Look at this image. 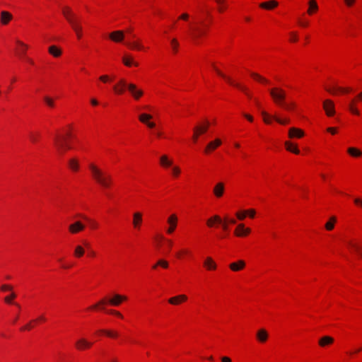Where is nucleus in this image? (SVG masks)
<instances>
[{
    "label": "nucleus",
    "instance_id": "nucleus-55",
    "mask_svg": "<svg viewBox=\"0 0 362 362\" xmlns=\"http://www.w3.org/2000/svg\"><path fill=\"white\" fill-rule=\"evenodd\" d=\"M216 2L219 5V11H222L223 9V6L225 4V0H216Z\"/></svg>",
    "mask_w": 362,
    "mask_h": 362
},
{
    "label": "nucleus",
    "instance_id": "nucleus-4",
    "mask_svg": "<svg viewBox=\"0 0 362 362\" xmlns=\"http://www.w3.org/2000/svg\"><path fill=\"white\" fill-rule=\"evenodd\" d=\"M119 83L123 87H127V89L136 100H139L144 95L143 90L138 88L134 83H127L124 79H120Z\"/></svg>",
    "mask_w": 362,
    "mask_h": 362
},
{
    "label": "nucleus",
    "instance_id": "nucleus-24",
    "mask_svg": "<svg viewBox=\"0 0 362 362\" xmlns=\"http://www.w3.org/2000/svg\"><path fill=\"white\" fill-rule=\"evenodd\" d=\"M142 222V214L140 212H136L133 215V225L134 228H139Z\"/></svg>",
    "mask_w": 362,
    "mask_h": 362
},
{
    "label": "nucleus",
    "instance_id": "nucleus-1",
    "mask_svg": "<svg viewBox=\"0 0 362 362\" xmlns=\"http://www.w3.org/2000/svg\"><path fill=\"white\" fill-rule=\"evenodd\" d=\"M90 170L93 178L98 183L100 186L105 188L109 187L112 184V177L110 175L103 171L95 165L90 163L89 165Z\"/></svg>",
    "mask_w": 362,
    "mask_h": 362
},
{
    "label": "nucleus",
    "instance_id": "nucleus-18",
    "mask_svg": "<svg viewBox=\"0 0 362 362\" xmlns=\"http://www.w3.org/2000/svg\"><path fill=\"white\" fill-rule=\"evenodd\" d=\"M187 297L185 295H179L168 299L169 303L172 305H178L182 301H185Z\"/></svg>",
    "mask_w": 362,
    "mask_h": 362
},
{
    "label": "nucleus",
    "instance_id": "nucleus-22",
    "mask_svg": "<svg viewBox=\"0 0 362 362\" xmlns=\"http://www.w3.org/2000/svg\"><path fill=\"white\" fill-rule=\"evenodd\" d=\"M12 19V15L8 11L1 12V23L3 25H6Z\"/></svg>",
    "mask_w": 362,
    "mask_h": 362
},
{
    "label": "nucleus",
    "instance_id": "nucleus-49",
    "mask_svg": "<svg viewBox=\"0 0 362 362\" xmlns=\"http://www.w3.org/2000/svg\"><path fill=\"white\" fill-rule=\"evenodd\" d=\"M38 138H39V134L38 133L31 132L30 134V139L32 142H33V143L37 142V140H38Z\"/></svg>",
    "mask_w": 362,
    "mask_h": 362
},
{
    "label": "nucleus",
    "instance_id": "nucleus-32",
    "mask_svg": "<svg viewBox=\"0 0 362 362\" xmlns=\"http://www.w3.org/2000/svg\"><path fill=\"white\" fill-rule=\"evenodd\" d=\"M85 254V249L81 245H76L74 249V255L76 257H81Z\"/></svg>",
    "mask_w": 362,
    "mask_h": 362
},
{
    "label": "nucleus",
    "instance_id": "nucleus-52",
    "mask_svg": "<svg viewBox=\"0 0 362 362\" xmlns=\"http://www.w3.org/2000/svg\"><path fill=\"white\" fill-rule=\"evenodd\" d=\"M158 264H159V266L166 269L168 267V262L166 261V260H164V259H160L158 261Z\"/></svg>",
    "mask_w": 362,
    "mask_h": 362
},
{
    "label": "nucleus",
    "instance_id": "nucleus-51",
    "mask_svg": "<svg viewBox=\"0 0 362 362\" xmlns=\"http://www.w3.org/2000/svg\"><path fill=\"white\" fill-rule=\"evenodd\" d=\"M101 332H104L110 337H117L118 335L117 332H114L110 330H102Z\"/></svg>",
    "mask_w": 362,
    "mask_h": 362
},
{
    "label": "nucleus",
    "instance_id": "nucleus-3",
    "mask_svg": "<svg viewBox=\"0 0 362 362\" xmlns=\"http://www.w3.org/2000/svg\"><path fill=\"white\" fill-rule=\"evenodd\" d=\"M69 136L70 134H67L66 136L57 135L54 138V146L59 155H63L67 150L71 149V147L68 141Z\"/></svg>",
    "mask_w": 362,
    "mask_h": 362
},
{
    "label": "nucleus",
    "instance_id": "nucleus-12",
    "mask_svg": "<svg viewBox=\"0 0 362 362\" xmlns=\"http://www.w3.org/2000/svg\"><path fill=\"white\" fill-rule=\"evenodd\" d=\"M110 38L116 42H122L124 38V33L122 30H117L110 34Z\"/></svg>",
    "mask_w": 362,
    "mask_h": 362
},
{
    "label": "nucleus",
    "instance_id": "nucleus-35",
    "mask_svg": "<svg viewBox=\"0 0 362 362\" xmlns=\"http://www.w3.org/2000/svg\"><path fill=\"white\" fill-rule=\"evenodd\" d=\"M347 151L351 156L354 157H359L362 156V152L360 150L354 147L349 148Z\"/></svg>",
    "mask_w": 362,
    "mask_h": 362
},
{
    "label": "nucleus",
    "instance_id": "nucleus-2",
    "mask_svg": "<svg viewBox=\"0 0 362 362\" xmlns=\"http://www.w3.org/2000/svg\"><path fill=\"white\" fill-rule=\"evenodd\" d=\"M269 93L276 105L280 107L283 105H286V92L284 89L276 86L270 88Z\"/></svg>",
    "mask_w": 362,
    "mask_h": 362
},
{
    "label": "nucleus",
    "instance_id": "nucleus-11",
    "mask_svg": "<svg viewBox=\"0 0 362 362\" xmlns=\"http://www.w3.org/2000/svg\"><path fill=\"white\" fill-rule=\"evenodd\" d=\"M323 108L326 112V115L331 117L334 115V104L331 100H325L323 102Z\"/></svg>",
    "mask_w": 362,
    "mask_h": 362
},
{
    "label": "nucleus",
    "instance_id": "nucleus-42",
    "mask_svg": "<svg viewBox=\"0 0 362 362\" xmlns=\"http://www.w3.org/2000/svg\"><path fill=\"white\" fill-rule=\"evenodd\" d=\"M16 42L21 47V48H20L21 54L24 55L26 52V50L28 49V45L20 40H17Z\"/></svg>",
    "mask_w": 362,
    "mask_h": 362
},
{
    "label": "nucleus",
    "instance_id": "nucleus-36",
    "mask_svg": "<svg viewBox=\"0 0 362 362\" xmlns=\"http://www.w3.org/2000/svg\"><path fill=\"white\" fill-rule=\"evenodd\" d=\"M251 76H252L254 79H255V80H257V81H259V82H261V83H267V84L269 83V80H268V79H267L266 78L262 77V76H260V75H259V74H256V73H252V74H251Z\"/></svg>",
    "mask_w": 362,
    "mask_h": 362
},
{
    "label": "nucleus",
    "instance_id": "nucleus-7",
    "mask_svg": "<svg viewBox=\"0 0 362 362\" xmlns=\"http://www.w3.org/2000/svg\"><path fill=\"white\" fill-rule=\"evenodd\" d=\"M216 71L217 72V74L221 76L222 78H223L224 79H226L230 84L240 88L241 90H243V92L245 93V94L249 97V98H251V95L247 92V90L246 88V87L245 86H241L240 84L239 83H234L232 79L230 78V77H228L226 76L225 74H223L222 72H221L218 69L216 68H214Z\"/></svg>",
    "mask_w": 362,
    "mask_h": 362
},
{
    "label": "nucleus",
    "instance_id": "nucleus-29",
    "mask_svg": "<svg viewBox=\"0 0 362 362\" xmlns=\"http://www.w3.org/2000/svg\"><path fill=\"white\" fill-rule=\"evenodd\" d=\"M277 5H278L277 1H276L274 0H272V1H269L267 2H263V3L260 4L259 6L261 8H265V9H272V8L277 6Z\"/></svg>",
    "mask_w": 362,
    "mask_h": 362
},
{
    "label": "nucleus",
    "instance_id": "nucleus-13",
    "mask_svg": "<svg viewBox=\"0 0 362 362\" xmlns=\"http://www.w3.org/2000/svg\"><path fill=\"white\" fill-rule=\"evenodd\" d=\"M304 136V132L303 130L296 128V127H291L288 130V136L291 139L293 138H301Z\"/></svg>",
    "mask_w": 362,
    "mask_h": 362
},
{
    "label": "nucleus",
    "instance_id": "nucleus-5",
    "mask_svg": "<svg viewBox=\"0 0 362 362\" xmlns=\"http://www.w3.org/2000/svg\"><path fill=\"white\" fill-rule=\"evenodd\" d=\"M127 299V297L124 296H121L119 294H115L112 298H110L109 300L106 298H103L101 300H100L97 304L91 306L90 308L91 309H95L99 305H103L106 304L107 303H109L110 305L114 306H118L122 300H125Z\"/></svg>",
    "mask_w": 362,
    "mask_h": 362
},
{
    "label": "nucleus",
    "instance_id": "nucleus-48",
    "mask_svg": "<svg viewBox=\"0 0 362 362\" xmlns=\"http://www.w3.org/2000/svg\"><path fill=\"white\" fill-rule=\"evenodd\" d=\"M274 119L278 123H279L280 124H286L289 122V119H281L278 117H274Z\"/></svg>",
    "mask_w": 362,
    "mask_h": 362
},
{
    "label": "nucleus",
    "instance_id": "nucleus-53",
    "mask_svg": "<svg viewBox=\"0 0 362 362\" xmlns=\"http://www.w3.org/2000/svg\"><path fill=\"white\" fill-rule=\"evenodd\" d=\"M16 294L14 293H12L10 296L5 297V301L7 303H11V300L16 298Z\"/></svg>",
    "mask_w": 362,
    "mask_h": 362
},
{
    "label": "nucleus",
    "instance_id": "nucleus-9",
    "mask_svg": "<svg viewBox=\"0 0 362 362\" xmlns=\"http://www.w3.org/2000/svg\"><path fill=\"white\" fill-rule=\"evenodd\" d=\"M85 229V225L80 221H76L69 226V231L71 234H76Z\"/></svg>",
    "mask_w": 362,
    "mask_h": 362
},
{
    "label": "nucleus",
    "instance_id": "nucleus-57",
    "mask_svg": "<svg viewBox=\"0 0 362 362\" xmlns=\"http://www.w3.org/2000/svg\"><path fill=\"white\" fill-rule=\"evenodd\" d=\"M1 289L4 291H8V290L11 291V290H12V287L9 285L5 284V285L1 286Z\"/></svg>",
    "mask_w": 362,
    "mask_h": 362
},
{
    "label": "nucleus",
    "instance_id": "nucleus-56",
    "mask_svg": "<svg viewBox=\"0 0 362 362\" xmlns=\"http://www.w3.org/2000/svg\"><path fill=\"white\" fill-rule=\"evenodd\" d=\"M99 78L101 81L104 83H106L109 81V76L107 75H103Z\"/></svg>",
    "mask_w": 362,
    "mask_h": 362
},
{
    "label": "nucleus",
    "instance_id": "nucleus-20",
    "mask_svg": "<svg viewBox=\"0 0 362 362\" xmlns=\"http://www.w3.org/2000/svg\"><path fill=\"white\" fill-rule=\"evenodd\" d=\"M224 185L222 182L217 183L214 188V194L216 197H221L223 194Z\"/></svg>",
    "mask_w": 362,
    "mask_h": 362
},
{
    "label": "nucleus",
    "instance_id": "nucleus-28",
    "mask_svg": "<svg viewBox=\"0 0 362 362\" xmlns=\"http://www.w3.org/2000/svg\"><path fill=\"white\" fill-rule=\"evenodd\" d=\"M285 146L287 151H289L295 154L300 153V151L297 146L290 141H286Z\"/></svg>",
    "mask_w": 362,
    "mask_h": 362
},
{
    "label": "nucleus",
    "instance_id": "nucleus-31",
    "mask_svg": "<svg viewBox=\"0 0 362 362\" xmlns=\"http://www.w3.org/2000/svg\"><path fill=\"white\" fill-rule=\"evenodd\" d=\"M69 166L73 171H77L79 168L78 160L75 158H71L68 162Z\"/></svg>",
    "mask_w": 362,
    "mask_h": 362
},
{
    "label": "nucleus",
    "instance_id": "nucleus-59",
    "mask_svg": "<svg viewBox=\"0 0 362 362\" xmlns=\"http://www.w3.org/2000/svg\"><path fill=\"white\" fill-rule=\"evenodd\" d=\"M227 218H225V221L221 223L222 225V228L224 230H227L228 229V224H227Z\"/></svg>",
    "mask_w": 362,
    "mask_h": 362
},
{
    "label": "nucleus",
    "instance_id": "nucleus-50",
    "mask_svg": "<svg viewBox=\"0 0 362 362\" xmlns=\"http://www.w3.org/2000/svg\"><path fill=\"white\" fill-rule=\"evenodd\" d=\"M247 211H239L236 213V216L239 220H243L246 217Z\"/></svg>",
    "mask_w": 362,
    "mask_h": 362
},
{
    "label": "nucleus",
    "instance_id": "nucleus-8",
    "mask_svg": "<svg viewBox=\"0 0 362 362\" xmlns=\"http://www.w3.org/2000/svg\"><path fill=\"white\" fill-rule=\"evenodd\" d=\"M93 345V342L88 341L86 338H80L76 340L75 346L79 351H83L89 349Z\"/></svg>",
    "mask_w": 362,
    "mask_h": 362
},
{
    "label": "nucleus",
    "instance_id": "nucleus-25",
    "mask_svg": "<svg viewBox=\"0 0 362 362\" xmlns=\"http://www.w3.org/2000/svg\"><path fill=\"white\" fill-rule=\"evenodd\" d=\"M48 52L50 54H52L54 57H59L62 55V50L58 47L55 45H52L49 47Z\"/></svg>",
    "mask_w": 362,
    "mask_h": 362
},
{
    "label": "nucleus",
    "instance_id": "nucleus-58",
    "mask_svg": "<svg viewBox=\"0 0 362 362\" xmlns=\"http://www.w3.org/2000/svg\"><path fill=\"white\" fill-rule=\"evenodd\" d=\"M347 6H351L356 2V0H344Z\"/></svg>",
    "mask_w": 362,
    "mask_h": 362
},
{
    "label": "nucleus",
    "instance_id": "nucleus-45",
    "mask_svg": "<svg viewBox=\"0 0 362 362\" xmlns=\"http://www.w3.org/2000/svg\"><path fill=\"white\" fill-rule=\"evenodd\" d=\"M348 244L351 247H352L356 252H357L362 257V252H361V248L357 244L351 243V242L348 243Z\"/></svg>",
    "mask_w": 362,
    "mask_h": 362
},
{
    "label": "nucleus",
    "instance_id": "nucleus-23",
    "mask_svg": "<svg viewBox=\"0 0 362 362\" xmlns=\"http://www.w3.org/2000/svg\"><path fill=\"white\" fill-rule=\"evenodd\" d=\"M160 163L163 167L168 168L172 166L173 160L167 155H163L160 157Z\"/></svg>",
    "mask_w": 362,
    "mask_h": 362
},
{
    "label": "nucleus",
    "instance_id": "nucleus-44",
    "mask_svg": "<svg viewBox=\"0 0 362 362\" xmlns=\"http://www.w3.org/2000/svg\"><path fill=\"white\" fill-rule=\"evenodd\" d=\"M43 99H44L45 103H46L49 107H54V100H53L52 98H50V97H49V96H47V95H46V96H45V97H44V98H43Z\"/></svg>",
    "mask_w": 362,
    "mask_h": 362
},
{
    "label": "nucleus",
    "instance_id": "nucleus-37",
    "mask_svg": "<svg viewBox=\"0 0 362 362\" xmlns=\"http://www.w3.org/2000/svg\"><path fill=\"white\" fill-rule=\"evenodd\" d=\"M122 62L127 66H131L132 65L137 66L139 65L137 62H134L132 59L129 57H124L122 58Z\"/></svg>",
    "mask_w": 362,
    "mask_h": 362
},
{
    "label": "nucleus",
    "instance_id": "nucleus-33",
    "mask_svg": "<svg viewBox=\"0 0 362 362\" xmlns=\"http://www.w3.org/2000/svg\"><path fill=\"white\" fill-rule=\"evenodd\" d=\"M348 108L349 111L356 115H358L360 114L359 110L357 109L356 106V100L353 99L351 103H349Z\"/></svg>",
    "mask_w": 362,
    "mask_h": 362
},
{
    "label": "nucleus",
    "instance_id": "nucleus-26",
    "mask_svg": "<svg viewBox=\"0 0 362 362\" xmlns=\"http://www.w3.org/2000/svg\"><path fill=\"white\" fill-rule=\"evenodd\" d=\"M309 8L308 9V13L312 15L313 13L318 10V5L315 0H310L308 1Z\"/></svg>",
    "mask_w": 362,
    "mask_h": 362
},
{
    "label": "nucleus",
    "instance_id": "nucleus-16",
    "mask_svg": "<svg viewBox=\"0 0 362 362\" xmlns=\"http://www.w3.org/2000/svg\"><path fill=\"white\" fill-rule=\"evenodd\" d=\"M245 267V262L243 260H238L229 265L230 269L233 272H238Z\"/></svg>",
    "mask_w": 362,
    "mask_h": 362
},
{
    "label": "nucleus",
    "instance_id": "nucleus-34",
    "mask_svg": "<svg viewBox=\"0 0 362 362\" xmlns=\"http://www.w3.org/2000/svg\"><path fill=\"white\" fill-rule=\"evenodd\" d=\"M69 24L71 25V26L72 27L74 30L76 32L78 37L80 38L81 37V30H82V28L80 25V24H76L73 21H71V23H69Z\"/></svg>",
    "mask_w": 362,
    "mask_h": 362
},
{
    "label": "nucleus",
    "instance_id": "nucleus-47",
    "mask_svg": "<svg viewBox=\"0 0 362 362\" xmlns=\"http://www.w3.org/2000/svg\"><path fill=\"white\" fill-rule=\"evenodd\" d=\"M170 43H171V46H172L173 50L175 52H177V47L179 46V43H178L177 39H175V38L172 39Z\"/></svg>",
    "mask_w": 362,
    "mask_h": 362
},
{
    "label": "nucleus",
    "instance_id": "nucleus-63",
    "mask_svg": "<svg viewBox=\"0 0 362 362\" xmlns=\"http://www.w3.org/2000/svg\"><path fill=\"white\" fill-rule=\"evenodd\" d=\"M291 41L296 42L297 40V35L294 33H291Z\"/></svg>",
    "mask_w": 362,
    "mask_h": 362
},
{
    "label": "nucleus",
    "instance_id": "nucleus-41",
    "mask_svg": "<svg viewBox=\"0 0 362 362\" xmlns=\"http://www.w3.org/2000/svg\"><path fill=\"white\" fill-rule=\"evenodd\" d=\"M152 118V116L151 115H148V114H146V113H143L141 115H139V120L142 122V123H144V124H146L149 119H151Z\"/></svg>",
    "mask_w": 362,
    "mask_h": 362
},
{
    "label": "nucleus",
    "instance_id": "nucleus-15",
    "mask_svg": "<svg viewBox=\"0 0 362 362\" xmlns=\"http://www.w3.org/2000/svg\"><path fill=\"white\" fill-rule=\"evenodd\" d=\"M256 337L259 342L264 343L269 337V334L266 329H260L257 332Z\"/></svg>",
    "mask_w": 362,
    "mask_h": 362
},
{
    "label": "nucleus",
    "instance_id": "nucleus-61",
    "mask_svg": "<svg viewBox=\"0 0 362 362\" xmlns=\"http://www.w3.org/2000/svg\"><path fill=\"white\" fill-rule=\"evenodd\" d=\"M327 131L332 134H335L337 133V129L334 127H329L327 129Z\"/></svg>",
    "mask_w": 362,
    "mask_h": 362
},
{
    "label": "nucleus",
    "instance_id": "nucleus-14",
    "mask_svg": "<svg viewBox=\"0 0 362 362\" xmlns=\"http://www.w3.org/2000/svg\"><path fill=\"white\" fill-rule=\"evenodd\" d=\"M250 229L249 228H245V226L242 223L239 224L235 230V234L237 236H243L249 234Z\"/></svg>",
    "mask_w": 362,
    "mask_h": 362
},
{
    "label": "nucleus",
    "instance_id": "nucleus-30",
    "mask_svg": "<svg viewBox=\"0 0 362 362\" xmlns=\"http://www.w3.org/2000/svg\"><path fill=\"white\" fill-rule=\"evenodd\" d=\"M62 13H63L64 16L66 18V19L67 20V21L69 22V23H71V21H72L71 19V17L73 16L74 15H75L71 11V8L67 6L63 8Z\"/></svg>",
    "mask_w": 362,
    "mask_h": 362
},
{
    "label": "nucleus",
    "instance_id": "nucleus-46",
    "mask_svg": "<svg viewBox=\"0 0 362 362\" xmlns=\"http://www.w3.org/2000/svg\"><path fill=\"white\" fill-rule=\"evenodd\" d=\"M281 107L286 110H291L296 107V104L293 102H291L290 103H287L286 102V105H283Z\"/></svg>",
    "mask_w": 362,
    "mask_h": 362
},
{
    "label": "nucleus",
    "instance_id": "nucleus-21",
    "mask_svg": "<svg viewBox=\"0 0 362 362\" xmlns=\"http://www.w3.org/2000/svg\"><path fill=\"white\" fill-rule=\"evenodd\" d=\"M204 265L208 270H215L216 269V264L211 257L206 258Z\"/></svg>",
    "mask_w": 362,
    "mask_h": 362
},
{
    "label": "nucleus",
    "instance_id": "nucleus-40",
    "mask_svg": "<svg viewBox=\"0 0 362 362\" xmlns=\"http://www.w3.org/2000/svg\"><path fill=\"white\" fill-rule=\"evenodd\" d=\"M262 115L263 117V120L266 124H271L272 119H274V116L269 115L267 112L262 111Z\"/></svg>",
    "mask_w": 362,
    "mask_h": 362
},
{
    "label": "nucleus",
    "instance_id": "nucleus-43",
    "mask_svg": "<svg viewBox=\"0 0 362 362\" xmlns=\"http://www.w3.org/2000/svg\"><path fill=\"white\" fill-rule=\"evenodd\" d=\"M125 88H127V87L122 86L119 85V82L113 86V90L117 94H122L124 92Z\"/></svg>",
    "mask_w": 362,
    "mask_h": 362
},
{
    "label": "nucleus",
    "instance_id": "nucleus-39",
    "mask_svg": "<svg viewBox=\"0 0 362 362\" xmlns=\"http://www.w3.org/2000/svg\"><path fill=\"white\" fill-rule=\"evenodd\" d=\"M126 45L131 49H143V46L139 42H127Z\"/></svg>",
    "mask_w": 362,
    "mask_h": 362
},
{
    "label": "nucleus",
    "instance_id": "nucleus-6",
    "mask_svg": "<svg viewBox=\"0 0 362 362\" xmlns=\"http://www.w3.org/2000/svg\"><path fill=\"white\" fill-rule=\"evenodd\" d=\"M210 125V123L208 122V121H205V122L204 124H199L197 126H196L194 128V134H193V140L194 141H197V140L198 139L199 136L202 134H204L205 133L209 127Z\"/></svg>",
    "mask_w": 362,
    "mask_h": 362
},
{
    "label": "nucleus",
    "instance_id": "nucleus-10",
    "mask_svg": "<svg viewBox=\"0 0 362 362\" xmlns=\"http://www.w3.org/2000/svg\"><path fill=\"white\" fill-rule=\"evenodd\" d=\"M168 223L169 224V227L167 229V233L169 234L173 233L176 227L177 223V217L175 214L170 215L167 220Z\"/></svg>",
    "mask_w": 362,
    "mask_h": 362
},
{
    "label": "nucleus",
    "instance_id": "nucleus-38",
    "mask_svg": "<svg viewBox=\"0 0 362 362\" xmlns=\"http://www.w3.org/2000/svg\"><path fill=\"white\" fill-rule=\"evenodd\" d=\"M336 221H337V219L334 216L330 218L329 221L328 222H327L325 224V228L327 230H332L334 227V223H336Z\"/></svg>",
    "mask_w": 362,
    "mask_h": 362
},
{
    "label": "nucleus",
    "instance_id": "nucleus-54",
    "mask_svg": "<svg viewBox=\"0 0 362 362\" xmlns=\"http://www.w3.org/2000/svg\"><path fill=\"white\" fill-rule=\"evenodd\" d=\"M172 171H173V174L175 176H178L179 174L180 173V169L177 166H173L172 168Z\"/></svg>",
    "mask_w": 362,
    "mask_h": 362
},
{
    "label": "nucleus",
    "instance_id": "nucleus-62",
    "mask_svg": "<svg viewBox=\"0 0 362 362\" xmlns=\"http://www.w3.org/2000/svg\"><path fill=\"white\" fill-rule=\"evenodd\" d=\"M354 203L357 205H360L362 207V199L359 198H355Z\"/></svg>",
    "mask_w": 362,
    "mask_h": 362
},
{
    "label": "nucleus",
    "instance_id": "nucleus-19",
    "mask_svg": "<svg viewBox=\"0 0 362 362\" xmlns=\"http://www.w3.org/2000/svg\"><path fill=\"white\" fill-rule=\"evenodd\" d=\"M334 342V339L329 336H324L319 339V345L322 347L330 345Z\"/></svg>",
    "mask_w": 362,
    "mask_h": 362
},
{
    "label": "nucleus",
    "instance_id": "nucleus-27",
    "mask_svg": "<svg viewBox=\"0 0 362 362\" xmlns=\"http://www.w3.org/2000/svg\"><path fill=\"white\" fill-rule=\"evenodd\" d=\"M214 223H222V219L221 218V217L219 216L215 215L206 221V225L209 227H213Z\"/></svg>",
    "mask_w": 362,
    "mask_h": 362
},
{
    "label": "nucleus",
    "instance_id": "nucleus-64",
    "mask_svg": "<svg viewBox=\"0 0 362 362\" xmlns=\"http://www.w3.org/2000/svg\"><path fill=\"white\" fill-rule=\"evenodd\" d=\"M221 362H231V359L228 356L221 357Z\"/></svg>",
    "mask_w": 362,
    "mask_h": 362
},
{
    "label": "nucleus",
    "instance_id": "nucleus-60",
    "mask_svg": "<svg viewBox=\"0 0 362 362\" xmlns=\"http://www.w3.org/2000/svg\"><path fill=\"white\" fill-rule=\"evenodd\" d=\"M246 211H247V214H248L252 218H253L255 215V211L254 209H250Z\"/></svg>",
    "mask_w": 362,
    "mask_h": 362
},
{
    "label": "nucleus",
    "instance_id": "nucleus-17",
    "mask_svg": "<svg viewBox=\"0 0 362 362\" xmlns=\"http://www.w3.org/2000/svg\"><path fill=\"white\" fill-rule=\"evenodd\" d=\"M221 144V141L219 139H216L214 141H211L206 146L205 152L209 153L211 151L216 149L218 146Z\"/></svg>",
    "mask_w": 362,
    "mask_h": 362
}]
</instances>
